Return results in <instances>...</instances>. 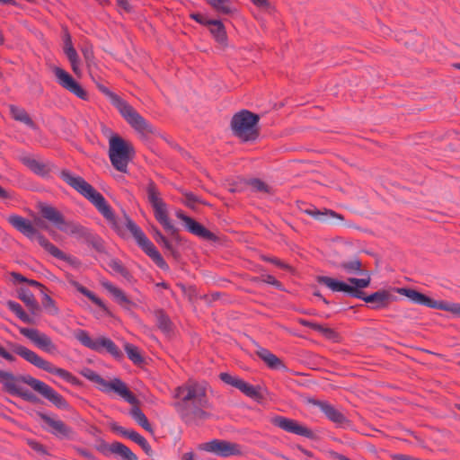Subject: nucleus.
<instances>
[{
  "label": "nucleus",
  "mask_w": 460,
  "mask_h": 460,
  "mask_svg": "<svg viewBox=\"0 0 460 460\" xmlns=\"http://www.w3.org/2000/svg\"><path fill=\"white\" fill-rule=\"evenodd\" d=\"M60 178L94 205L97 210L103 216L119 235L124 237L128 231L136 240L137 245L160 269H169L166 261L143 230L126 214H124L122 218H117L105 198L83 177L75 175L70 171L64 170L60 172Z\"/></svg>",
  "instance_id": "1"
},
{
  "label": "nucleus",
  "mask_w": 460,
  "mask_h": 460,
  "mask_svg": "<svg viewBox=\"0 0 460 460\" xmlns=\"http://www.w3.org/2000/svg\"><path fill=\"white\" fill-rule=\"evenodd\" d=\"M174 397L177 401L173 406L186 423L199 424L209 417L206 409L210 405L204 385L189 381L175 389Z\"/></svg>",
  "instance_id": "2"
},
{
  "label": "nucleus",
  "mask_w": 460,
  "mask_h": 460,
  "mask_svg": "<svg viewBox=\"0 0 460 460\" xmlns=\"http://www.w3.org/2000/svg\"><path fill=\"white\" fill-rule=\"evenodd\" d=\"M0 383L3 384L9 394L13 395H16L22 388L20 383H24L57 407L66 409L67 406L65 399L58 392L49 385L30 375L15 376L10 372L0 370Z\"/></svg>",
  "instance_id": "3"
},
{
  "label": "nucleus",
  "mask_w": 460,
  "mask_h": 460,
  "mask_svg": "<svg viewBox=\"0 0 460 460\" xmlns=\"http://www.w3.org/2000/svg\"><path fill=\"white\" fill-rule=\"evenodd\" d=\"M101 90L109 97L111 104L137 133L141 136H146L154 132L152 125L128 102L120 98L118 94L111 92L106 87H102Z\"/></svg>",
  "instance_id": "4"
},
{
  "label": "nucleus",
  "mask_w": 460,
  "mask_h": 460,
  "mask_svg": "<svg viewBox=\"0 0 460 460\" xmlns=\"http://www.w3.org/2000/svg\"><path fill=\"white\" fill-rule=\"evenodd\" d=\"M108 154L112 166L119 172L127 173L128 164L135 156L132 144L117 134H111Z\"/></svg>",
  "instance_id": "5"
},
{
  "label": "nucleus",
  "mask_w": 460,
  "mask_h": 460,
  "mask_svg": "<svg viewBox=\"0 0 460 460\" xmlns=\"http://www.w3.org/2000/svg\"><path fill=\"white\" fill-rule=\"evenodd\" d=\"M259 115L248 110L240 111L231 119L233 134L243 142L255 140L259 136Z\"/></svg>",
  "instance_id": "6"
},
{
  "label": "nucleus",
  "mask_w": 460,
  "mask_h": 460,
  "mask_svg": "<svg viewBox=\"0 0 460 460\" xmlns=\"http://www.w3.org/2000/svg\"><path fill=\"white\" fill-rule=\"evenodd\" d=\"M82 375L88 380L95 383L100 391L106 394L114 392L130 404L137 402V399L132 394L127 387V385L121 379L113 378L111 381H107L90 368L84 369Z\"/></svg>",
  "instance_id": "7"
},
{
  "label": "nucleus",
  "mask_w": 460,
  "mask_h": 460,
  "mask_svg": "<svg viewBox=\"0 0 460 460\" xmlns=\"http://www.w3.org/2000/svg\"><path fill=\"white\" fill-rule=\"evenodd\" d=\"M397 292L405 296L409 301L413 304L429 308L440 309L456 315H460V303L436 300L412 288H397Z\"/></svg>",
  "instance_id": "8"
},
{
  "label": "nucleus",
  "mask_w": 460,
  "mask_h": 460,
  "mask_svg": "<svg viewBox=\"0 0 460 460\" xmlns=\"http://www.w3.org/2000/svg\"><path fill=\"white\" fill-rule=\"evenodd\" d=\"M349 282L353 286L343 282L341 280H338L336 279H332L331 277L326 276H319L317 277V282L319 284L326 286L332 292H342L348 294L352 297H361L363 292L360 290L361 288H367L370 284L371 278L367 275V278L356 279L349 278Z\"/></svg>",
  "instance_id": "9"
},
{
  "label": "nucleus",
  "mask_w": 460,
  "mask_h": 460,
  "mask_svg": "<svg viewBox=\"0 0 460 460\" xmlns=\"http://www.w3.org/2000/svg\"><path fill=\"white\" fill-rule=\"evenodd\" d=\"M147 199L154 209L155 219L171 235L177 233V228L168 217L167 206L161 198V193L156 185L150 181L146 187Z\"/></svg>",
  "instance_id": "10"
},
{
  "label": "nucleus",
  "mask_w": 460,
  "mask_h": 460,
  "mask_svg": "<svg viewBox=\"0 0 460 460\" xmlns=\"http://www.w3.org/2000/svg\"><path fill=\"white\" fill-rule=\"evenodd\" d=\"M13 351L16 353L17 355L21 356L22 358H24L26 361L30 362L31 364L34 365L35 367L45 370L49 373L54 374L62 379L66 380V382L73 383L75 380V377L66 369L54 366L49 361L42 358L40 357L37 353L34 351L27 349L24 346L19 345V344H13L12 345Z\"/></svg>",
  "instance_id": "11"
},
{
  "label": "nucleus",
  "mask_w": 460,
  "mask_h": 460,
  "mask_svg": "<svg viewBox=\"0 0 460 460\" xmlns=\"http://www.w3.org/2000/svg\"><path fill=\"white\" fill-rule=\"evenodd\" d=\"M74 335L84 346L96 352L106 351L116 359H120L123 357L119 347L108 337L97 336L96 338H91L88 332L84 330L75 331Z\"/></svg>",
  "instance_id": "12"
},
{
  "label": "nucleus",
  "mask_w": 460,
  "mask_h": 460,
  "mask_svg": "<svg viewBox=\"0 0 460 460\" xmlns=\"http://www.w3.org/2000/svg\"><path fill=\"white\" fill-rule=\"evenodd\" d=\"M40 214L58 229L66 234L77 237H83L86 234V229L84 226L73 221H66L63 215L52 206H42L40 208Z\"/></svg>",
  "instance_id": "13"
},
{
  "label": "nucleus",
  "mask_w": 460,
  "mask_h": 460,
  "mask_svg": "<svg viewBox=\"0 0 460 460\" xmlns=\"http://www.w3.org/2000/svg\"><path fill=\"white\" fill-rule=\"evenodd\" d=\"M199 448L221 457H229L242 454L241 447L238 444L227 440L213 439L201 444Z\"/></svg>",
  "instance_id": "14"
},
{
  "label": "nucleus",
  "mask_w": 460,
  "mask_h": 460,
  "mask_svg": "<svg viewBox=\"0 0 460 460\" xmlns=\"http://www.w3.org/2000/svg\"><path fill=\"white\" fill-rule=\"evenodd\" d=\"M53 73L58 84L81 100H87L88 94L72 75L61 67L55 66Z\"/></svg>",
  "instance_id": "15"
},
{
  "label": "nucleus",
  "mask_w": 460,
  "mask_h": 460,
  "mask_svg": "<svg viewBox=\"0 0 460 460\" xmlns=\"http://www.w3.org/2000/svg\"><path fill=\"white\" fill-rule=\"evenodd\" d=\"M7 221L12 226H13L16 230L21 232L30 240H36L40 246V237L47 239L43 234L37 231L30 220L19 215H10L7 218Z\"/></svg>",
  "instance_id": "16"
},
{
  "label": "nucleus",
  "mask_w": 460,
  "mask_h": 460,
  "mask_svg": "<svg viewBox=\"0 0 460 460\" xmlns=\"http://www.w3.org/2000/svg\"><path fill=\"white\" fill-rule=\"evenodd\" d=\"M272 423L275 426L289 433H293L308 438L314 437V433L310 429H308L305 425L300 424L298 421L293 419L277 416L272 420Z\"/></svg>",
  "instance_id": "17"
},
{
  "label": "nucleus",
  "mask_w": 460,
  "mask_h": 460,
  "mask_svg": "<svg viewBox=\"0 0 460 460\" xmlns=\"http://www.w3.org/2000/svg\"><path fill=\"white\" fill-rule=\"evenodd\" d=\"M306 402L308 404L317 407L331 421L339 426H344L349 422L347 418L339 410L326 401L308 398Z\"/></svg>",
  "instance_id": "18"
},
{
  "label": "nucleus",
  "mask_w": 460,
  "mask_h": 460,
  "mask_svg": "<svg viewBox=\"0 0 460 460\" xmlns=\"http://www.w3.org/2000/svg\"><path fill=\"white\" fill-rule=\"evenodd\" d=\"M19 331L23 336L33 342L39 349L49 353H52L56 350V345L45 333H42L33 328L20 327Z\"/></svg>",
  "instance_id": "19"
},
{
  "label": "nucleus",
  "mask_w": 460,
  "mask_h": 460,
  "mask_svg": "<svg viewBox=\"0 0 460 460\" xmlns=\"http://www.w3.org/2000/svg\"><path fill=\"white\" fill-rule=\"evenodd\" d=\"M100 283L102 287L110 294L112 299L119 305L127 309L137 307V302L130 300L122 289L116 287L109 280L102 279Z\"/></svg>",
  "instance_id": "20"
},
{
  "label": "nucleus",
  "mask_w": 460,
  "mask_h": 460,
  "mask_svg": "<svg viewBox=\"0 0 460 460\" xmlns=\"http://www.w3.org/2000/svg\"><path fill=\"white\" fill-rule=\"evenodd\" d=\"M40 418L50 428V432L56 437L59 438H71L73 437L74 430L61 420L47 414H41Z\"/></svg>",
  "instance_id": "21"
},
{
  "label": "nucleus",
  "mask_w": 460,
  "mask_h": 460,
  "mask_svg": "<svg viewBox=\"0 0 460 460\" xmlns=\"http://www.w3.org/2000/svg\"><path fill=\"white\" fill-rule=\"evenodd\" d=\"M176 217L184 223L185 228L191 234L206 240H214L213 233L205 228L201 224L184 215L181 211L176 212Z\"/></svg>",
  "instance_id": "22"
},
{
  "label": "nucleus",
  "mask_w": 460,
  "mask_h": 460,
  "mask_svg": "<svg viewBox=\"0 0 460 460\" xmlns=\"http://www.w3.org/2000/svg\"><path fill=\"white\" fill-rule=\"evenodd\" d=\"M40 243L41 247L53 257L67 262L69 265L75 269L79 268L81 265L80 261L76 257L66 254L48 239H43L40 237Z\"/></svg>",
  "instance_id": "23"
},
{
  "label": "nucleus",
  "mask_w": 460,
  "mask_h": 460,
  "mask_svg": "<svg viewBox=\"0 0 460 460\" xmlns=\"http://www.w3.org/2000/svg\"><path fill=\"white\" fill-rule=\"evenodd\" d=\"M360 298L371 304L373 308L385 307L394 299V296L386 290L377 291L366 296L363 294Z\"/></svg>",
  "instance_id": "24"
},
{
  "label": "nucleus",
  "mask_w": 460,
  "mask_h": 460,
  "mask_svg": "<svg viewBox=\"0 0 460 460\" xmlns=\"http://www.w3.org/2000/svg\"><path fill=\"white\" fill-rule=\"evenodd\" d=\"M252 342L255 347L254 352L268 365L269 367L273 369H280L284 367L283 363L277 356L272 354L269 349L261 347L255 341H252Z\"/></svg>",
  "instance_id": "25"
},
{
  "label": "nucleus",
  "mask_w": 460,
  "mask_h": 460,
  "mask_svg": "<svg viewBox=\"0 0 460 460\" xmlns=\"http://www.w3.org/2000/svg\"><path fill=\"white\" fill-rule=\"evenodd\" d=\"M252 342L255 347L254 352L268 365L269 367L273 369H280L284 367L283 363L277 356L272 354L269 349L261 347L255 341H252Z\"/></svg>",
  "instance_id": "26"
},
{
  "label": "nucleus",
  "mask_w": 460,
  "mask_h": 460,
  "mask_svg": "<svg viewBox=\"0 0 460 460\" xmlns=\"http://www.w3.org/2000/svg\"><path fill=\"white\" fill-rule=\"evenodd\" d=\"M252 342L255 347L254 352L268 365L269 367L273 369H280L284 367L283 363L277 356L272 354L269 349L261 347L255 341H252Z\"/></svg>",
  "instance_id": "27"
},
{
  "label": "nucleus",
  "mask_w": 460,
  "mask_h": 460,
  "mask_svg": "<svg viewBox=\"0 0 460 460\" xmlns=\"http://www.w3.org/2000/svg\"><path fill=\"white\" fill-rule=\"evenodd\" d=\"M102 450L118 455L122 460H138L137 456L128 447L119 442L103 445Z\"/></svg>",
  "instance_id": "28"
},
{
  "label": "nucleus",
  "mask_w": 460,
  "mask_h": 460,
  "mask_svg": "<svg viewBox=\"0 0 460 460\" xmlns=\"http://www.w3.org/2000/svg\"><path fill=\"white\" fill-rule=\"evenodd\" d=\"M305 213L311 216L316 220L326 222L333 219L343 220V217L332 210L325 209L323 211L318 210L314 207H311L305 210Z\"/></svg>",
  "instance_id": "29"
},
{
  "label": "nucleus",
  "mask_w": 460,
  "mask_h": 460,
  "mask_svg": "<svg viewBox=\"0 0 460 460\" xmlns=\"http://www.w3.org/2000/svg\"><path fill=\"white\" fill-rule=\"evenodd\" d=\"M208 27H209L210 33L218 44L224 47L227 45L226 31L221 21L213 20Z\"/></svg>",
  "instance_id": "30"
},
{
  "label": "nucleus",
  "mask_w": 460,
  "mask_h": 460,
  "mask_svg": "<svg viewBox=\"0 0 460 460\" xmlns=\"http://www.w3.org/2000/svg\"><path fill=\"white\" fill-rule=\"evenodd\" d=\"M22 162L34 173L46 176L49 172V167L40 160L35 159L31 156H23Z\"/></svg>",
  "instance_id": "31"
},
{
  "label": "nucleus",
  "mask_w": 460,
  "mask_h": 460,
  "mask_svg": "<svg viewBox=\"0 0 460 460\" xmlns=\"http://www.w3.org/2000/svg\"><path fill=\"white\" fill-rule=\"evenodd\" d=\"M9 110L13 119L25 124L31 128L35 127L33 120L23 108L12 104L9 106Z\"/></svg>",
  "instance_id": "32"
},
{
  "label": "nucleus",
  "mask_w": 460,
  "mask_h": 460,
  "mask_svg": "<svg viewBox=\"0 0 460 460\" xmlns=\"http://www.w3.org/2000/svg\"><path fill=\"white\" fill-rule=\"evenodd\" d=\"M300 323L315 330L316 332L322 333L323 336H325L328 339L335 340V338H336L335 332L327 326L321 325L319 323L305 320V318H300Z\"/></svg>",
  "instance_id": "33"
},
{
  "label": "nucleus",
  "mask_w": 460,
  "mask_h": 460,
  "mask_svg": "<svg viewBox=\"0 0 460 460\" xmlns=\"http://www.w3.org/2000/svg\"><path fill=\"white\" fill-rule=\"evenodd\" d=\"M137 403H138V402L135 404H132L133 408L130 411V415L137 422V424L140 425L143 429H145L146 430H147L149 432H152L153 428L150 425L146 415L139 409V407H137Z\"/></svg>",
  "instance_id": "34"
},
{
  "label": "nucleus",
  "mask_w": 460,
  "mask_h": 460,
  "mask_svg": "<svg viewBox=\"0 0 460 460\" xmlns=\"http://www.w3.org/2000/svg\"><path fill=\"white\" fill-rule=\"evenodd\" d=\"M340 267L348 274H362L365 275L366 278L369 275L367 272L361 270V261L357 258L342 261Z\"/></svg>",
  "instance_id": "35"
},
{
  "label": "nucleus",
  "mask_w": 460,
  "mask_h": 460,
  "mask_svg": "<svg viewBox=\"0 0 460 460\" xmlns=\"http://www.w3.org/2000/svg\"><path fill=\"white\" fill-rule=\"evenodd\" d=\"M71 285L79 293H81L82 295L88 297L94 305H96L97 306H99L101 308H105V305H104L103 301L100 297H98L93 292L90 291L89 289H87L86 288H84L80 283H78L77 281H75V280L71 281Z\"/></svg>",
  "instance_id": "36"
},
{
  "label": "nucleus",
  "mask_w": 460,
  "mask_h": 460,
  "mask_svg": "<svg viewBox=\"0 0 460 460\" xmlns=\"http://www.w3.org/2000/svg\"><path fill=\"white\" fill-rule=\"evenodd\" d=\"M216 11L224 14L232 13L234 11L229 0H206Z\"/></svg>",
  "instance_id": "37"
},
{
  "label": "nucleus",
  "mask_w": 460,
  "mask_h": 460,
  "mask_svg": "<svg viewBox=\"0 0 460 460\" xmlns=\"http://www.w3.org/2000/svg\"><path fill=\"white\" fill-rule=\"evenodd\" d=\"M237 389L240 390L246 396L252 398V399H257L261 396L259 387L252 385L243 379L239 383Z\"/></svg>",
  "instance_id": "38"
},
{
  "label": "nucleus",
  "mask_w": 460,
  "mask_h": 460,
  "mask_svg": "<svg viewBox=\"0 0 460 460\" xmlns=\"http://www.w3.org/2000/svg\"><path fill=\"white\" fill-rule=\"evenodd\" d=\"M128 438L131 439L132 441L139 445L146 454H152V448L147 440L137 431H130V433L128 434Z\"/></svg>",
  "instance_id": "39"
},
{
  "label": "nucleus",
  "mask_w": 460,
  "mask_h": 460,
  "mask_svg": "<svg viewBox=\"0 0 460 460\" xmlns=\"http://www.w3.org/2000/svg\"><path fill=\"white\" fill-rule=\"evenodd\" d=\"M125 351L128 357V358L135 364H141L143 362V358L140 354L139 349L133 344L126 343Z\"/></svg>",
  "instance_id": "40"
},
{
  "label": "nucleus",
  "mask_w": 460,
  "mask_h": 460,
  "mask_svg": "<svg viewBox=\"0 0 460 460\" xmlns=\"http://www.w3.org/2000/svg\"><path fill=\"white\" fill-rule=\"evenodd\" d=\"M41 304L45 309V314H56L58 313L54 300L49 296L44 294L42 296Z\"/></svg>",
  "instance_id": "41"
},
{
  "label": "nucleus",
  "mask_w": 460,
  "mask_h": 460,
  "mask_svg": "<svg viewBox=\"0 0 460 460\" xmlns=\"http://www.w3.org/2000/svg\"><path fill=\"white\" fill-rule=\"evenodd\" d=\"M219 377H220V379H221L224 383H226V384H227V385H232V386H234V387H235V388H237V387H238L239 383H240V382H241V380H242V379H241L240 377H238L237 376H233V375L229 374V373H221V374L219 375Z\"/></svg>",
  "instance_id": "42"
},
{
  "label": "nucleus",
  "mask_w": 460,
  "mask_h": 460,
  "mask_svg": "<svg viewBox=\"0 0 460 460\" xmlns=\"http://www.w3.org/2000/svg\"><path fill=\"white\" fill-rule=\"evenodd\" d=\"M20 297L23 300L31 309L36 306V301L32 293L27 289H22L20 292Z\"/></svg>",
  "instance_id": "43"
},
{
  "label": "nucleus",
  "mask_w": 460,
  "mask_h": 460,
  "mask_svg": "<svg viewBox=\"0 0 460 460\" xmlns=\"http://www.w3.org/2000/svg\"><path fill=\"white\" fill-rule=\"evenodd\" d=\"M259 279L264 283H267L269 285H271L275 287L276 288L282 290L283 286L282 284L275 279L272 275L270 274H261Z\"/></svg>",
  "instance_id": "44"
},
{
  "label": "nucleus",
  "mask_w": 460,
  "mask_h": 460,
  "mask_svg": "<svg viewBox=\"0 0 460 460\" xmlns=\"http://www.w3.org/2000/svg\"><path fill=\"white\" fill-rule=\"evenodd\" d=\"M158 328L166 334L172 331V324L170 318H157Z\"/></svg>",
  "instance_id": "45"
},
{
  "label": "nucleus",
  "mask_w": 460,
  "mask_h": 460,
  "mask_svg": "<svg viewBox=\"0 0 460 460\" xmlns=\"http://www.w3.org/2000/svg\"><path fill=\"white\" fill-rule=\"evenodd\" d=\"M154 238L159 244L163 245L165 249L171 250L172 244L166 237L157 229H154Z\"/></svg>",
  "instance_id": "46"
},
{
  "label": "nucleus",
  "mask_w": 460,
  "mask_h": 460,
  "mask_svg": "<svg viewBox=\"0 0 460 460\" xmlns=\"http://www.w3.org/2000/svg\"><path fill=\"white\" fill-rule=\"evenodd\" d=\"M249 185L252 188V190H254L256 191H261V192H269L270 191L268 185L264 181H261L260 179H252L249 181Z\"/></svg>",
  "instance_id": "47"
},
{
  "label": "nucleus",
  "mask_w": 460,
  "mask_h": 460,
  "mask_svg": "<svg viewBox=\"0 0 460 460\" xmlns=\"http://www.w3.org/2000/svg\"><path fill=\"white\" fill-rule=\"evenodd\" d=\"M6 306L16 316H27L23 312L21 305L15 301H8L6 303Z\"/></svg>",
  "instance_id": "48"
},
{
  "label": "nucleus",
  "mask_w": 460,
  "mask_h": 460,
  "mask_svg": "<svg viewBox=\"0 0 460 460\" xmlns=\"http://www.w3.org/2000/svg\"><path fill=\"white\" fill-rule=\"evenodd\" d=\"M190 16L192 20L204 26L210 25V22H212L213 21V19H209L206 15L201 13H191Z\"/></svg>",
  "instance_id": "49"
},
{
  "label": "nucleus",
  "mask_w": 460,
  "mask_h": 460,
  "mask_svg": "<svg viewBox=\"0 0 460 460\" xmlns=\"http://www.w3.org/2000/svg\"><path fill=\"white\" fill-rule=\"evenodd\" d=\"M16 395L31 402H35L37 401L35 394L28 390H24L22 387L20 389Z\"/></svg>",
  "instance_id": "50"
},
{
  "label": "nucleus",
  "mask_w": 460,
  "mask_h": 460,
  "mask_svg": "<svg viewBox=\"0 0 460 460\" xmlns=\"http://www.w3.org/2000/svg\"><path fill=\"white\" fill-rule=\"evenodd\" d=\"M261 259L265 261L270 262L275 264L276 266L284 269V270H290V266L280 260L274 258V257H268V256H262Z\"/></svg>",
  "instance_id": "51"
},
{
  "label": "nucleus",
  "mask_w": 460,
  "mask_h": 460,
  "mask_svg": "<svg viewBox=\"0 0 460 460\" xmlns=\"http://www.w3.org/2000/svg\"><path fill=\"white\" fill-rule=\"evenodd\" d=\"M64 52L70 63L79 59L77 52L74 47L64 48Z\"/></svg>",
  "instance_id": "52"
},
{
  "label": "nucleus",
  "mask_w": 460,
  "mask_h": 460,
  "mask_svg": "<svg viewBox=\"0 0 460 460\" xmlns=\"http://www.w3.org/2000/svg\"><path fill=\"white\" fill-rule=\"evenodd\" d=\"M110 266L116 271L125 276L127 273L126 269L121 265V263L116 260L111 261Z\"/></svg>",
  "instance_id": "53"
},
{
  "label": "nucleus",
  "mask_w": 460,
  "mask_h": 460,
  "mask_svg": "<svg viewBox=\"0 0 460 460\" xmlns=\"http://www.w3.org/2000/svg\"><path fill=\"white\" fill-rule=\"evenodd\" d=\"M185 204L189 207H193L194 204L198 201V198L191 192H185Z\"/></svg>",
  "instance_id": "54"
},
{
  "label": "nucleus",
  "mask_w": 460,
  "mask_h": 460,
  "mask_svg": "<svg viewBox=\"0 0 460 460\" xmlns=\"http://www.w3.org/2000/svg\"><path fill=\"white\" fill-rule=\"evenodd\" d=\"M111 429H112V430L118 432L119 434H120V435H122L123 437H126V438H128V434H129L130 431L133 430V429H126L123 427L119 426L117 424H113L111 426Z\"/></svg>",
  "instance_id": "55"
},
{
  "label": "nucleus",
  "mask_w": 460,
  "mask_h": 460,
  "mask_svg": "<svg viewBox=\"0 0 460 460\" xmlns=\"http://www.w3.org/2000/svg\"><path fill=\"white\" fill-rule=\"evenodd\" d=\"M0 356L10 362L15 360V358L12 354L7 352L2 346H0Z\"/></svg>",
  "instance_id": "56"
},
{
  "label": "nucleus",
  "mask_w": 460,
  "mask_h": 460,
  "mask_svg": "<svg viewBox=\"0 0 460 460\" xmlns=\"http://www.w3.org/2000/svg\"><path fill=\"white\" fill-rule=\"evenodd\" d=\"M70 65H71V68H72L73 72L76 75H80L82 74V70H81V67H80V60L79 59H76L75 62H71Z\"/></svg>",
  "instance_id": "57"
},
{
  "label": "nucleus",
  "mask_w": 460,
  "mask_h": 460,
  "mask_svg": "<svg viewBox=\"0 0 460 460\" xmlns=\"http://www.w3.org/2000/svg\"><path fill=\"white\" fill-rule=\"evenodd\" d=\"M11 276L14 281H18V282H22V283H25L26 281H29V279L27 278L23 277L22 274L17 273V272H12Z\"/></svg>",
  "instance_id": "58"
},
{
  "label": "nucleus",
  "mask_w": 460,
  "mask_h": 460,
  "mask_svg": "<svg viewBox=\"0 0 460 460\" xmlns=\"http://www.w3.org/2000/svg\"><path fill=\"white\" fill-rule=\"evenodd\" d=\"M116 1H117L118 5L119 7H121L122 9H124L125 11L130 10V4L128 0H116Z\"/></svg>",
  "instance_id": "59"
},
{
  "label": "nucleus",
  "mask_w": 460,
  "mask_h": 460,
  "mask_svg": "<svg viewBox=\"0 0 460 460\" xmlns=\"http://www.w3.org/2000/svg\"><path fill=\"white\" fill-rule=\"evenodd\" d=\"M394 458L395 460H422L420 458H415V457H411L410 456L402 455V454L394 456Z\"/></svg>",
  "instance_id": "60"
},
{
  "label": "nucleus",
  "mask_w": 460,
  "mask_h": 460,
  "mask_svg": "<svg viewBox=\"0 0 460 460\" xmlns=\"http://www.w3.org/2000/svg\"><path fill=\"white\" fill-rule=\"evenodd\" d=\"M77 452L82 456H84V457L89 458V459H93V456L92 455V453H90L89 451H87L85 449L77 448Z\"/></svg>",
  "instance_id": "61"
},
{
  "label": "nucleus",
  "mask_w": 460,
  "mask_h": 460,
  "mask_svg": "<svg viewBox=\"0 0 460 460\" xmlns=\"http://www.w3.org/2000/svg\"><path fill=\"white\" fill-rule=\"evenodd\" d=\"M73 47L71 36L68 33L65 34L64 37V48Z\"/></svg>",
  "instance_id": "62"
},
{
  "label": "nucleus",
  "mask_w": 460,
  "mask_h": 460,
  "mask_svg": "<svg viewBox=\"0 0 460 460\" xmlns=\"http://www.w3.org/2000/svg\"><path fill=\"white\" fill-rule=\"evenodd\" d=\"M0 198L1 199H11L12 195L0 186Z\"/></svg>",
  "instance_id": "63"
},
{
  "label": "nucleus",
  "mask_w": 460,
  "mask_h": 460,
  "mask_svg": "<svg viewBox=\"0 0 460 460\" xmlns=\"http://www.w3.org/2000/svg\"><path fill=\"white\" fill-rule=\"evenodd\" d=\"M251 2L259 7L266 6L268 4L267 0H251Z\"/></svg>",
  "instance_id": "64"
}]
</instances>
